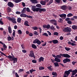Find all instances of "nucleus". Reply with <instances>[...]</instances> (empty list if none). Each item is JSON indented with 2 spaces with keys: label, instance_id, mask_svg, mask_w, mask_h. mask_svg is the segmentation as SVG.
<instances>
[{
  "label": "nucleus",
  "instance_id": "nucleus-24",
  "mask_svg": "<svg viewBox=\"0 0 77 77\" xmlns=\"http://www.w3.org/2000/svg\"><path fill=\"white\" fill-rule=\"evenodd\" d=\"M72 28L73 30H77V26L76 25H72Z\"/></svg>",
  "mask_w": 77,
  "mask_h": 77
},
{
  "label": "nucleus",
  "instance_id": "nucleus-13",
  "mask_svg": "<svg viewBox=\"0 0 77 77\" xmlns=\"http://www.w3.org/2000/svg\"><path fill=\"white\" fill-rule=\"evenodd\" d=\"M29 53V56L30 57H33V56L35 55V54H34V52L32 51H31Z\"/></svg>",
  "mask_w": 77,
  "mask_h": 77
},
{
  "label": "nucleus",
  "instance_id": "nucleus-10",
  "mask_svg": "<svg viewBox=\"0 0 77 77\" xmlns=\"http://www.w3.org/2000/svg\"><path fill=\"white\" fill-rule=\"evenodd\" d=\"M70 70H71V72H72V75H75L77 72V69H75L72 70V69H70Z\"/></svg>",
  "mask_w": 77,
  "mask_h": 77
},
{
  "label": "nucleus",
  "instance_id": "nucleus-12",
  "mask_svg": "<svg viewBox=\"0 0 77 77\" xmlns=\"http://www.w3.org/2000/svg\"><path fill=\"white\" fill-rule=\"evenodd\" d=\"M59 16L61 18H62L63 19H65L66 15L65 14H59ZM63 17H64L63 18Z\"/></svg>",
  "mask_w": 77,
  "mask_h": 77
},
{
  "label": "nucleus",
  "instance_id": "nucleus-31",
  "mask_svg": "<svg viewBox=\"0 0 77 77\" xmlns=\"http://www.w3.org/2000/svg\"><path fill=\"white\" fill-rule=\"evenodd\" d=\"M26 8H24L23 10L21 11V13H25L26 12Z\"/></svg>",
  "mask_w": 77,
  "mask_h": 77
},
{
  "label": "nucleus",
  "instance_id": "nucleus-36",
  "mask_svg": "<svg viewBox=\"0 0 77 77\" xmlns=\"http://www.w3.org/2000/svg\"><path fill=\"white\" fill-rule=\"evenodd\" d=\"M38 39H35L33 42V44H37V42H38Z\"/></svg>",
  "mask_w": 77,
  "mask_h": 77
},
{
  "label": "nucleus",
  "instance_id": "nucleus-39",
  "mask_svg": "<svg viewBox=\"0 0 77 77\" xmlns=\"http://www.w3.org/2000/svg\"><path fill=\"white\" fill-rule=\"evenodd\" d=\"M11 8H10L9 7H8L7 8V12H11Z\"/></svg>",
  "mask_w": 77,
  "mask_h": 77
},
{
  "label": "nucleus",
  "instance_id": "nucleus-60",
  "mask_svg": "<svg viewBox=\"0 0 77 77\" xmlns=\"http://www.w3.org/2000/svg\"><path fill=\"white\" fill-rule=\"evenodd\" d=\"M34 34L35 35H38V33L36 31H35L34 32Z\"/></svg>",
  "mask_w": 77,
  "mask_h": 77
},
{
  "label": "nucleus",
  "instance_id": "nucleus-62",
  "mask_svg": "<svg viewBox=\"0 0 77 77\" xmlns=\"http://www.w3.org/2000/svg\"><path fill=\"white\" fill-rule=\"evenodd\" d=\"M19 72H23V71H24V69H20L19 70Z\"/></svg>",
  "mask_w": 77,
  "mask_h": 77
},
{
  "label": "nucleus",
  "instance_id": "nucleus-47",
  "mask_svg": "<svg viewBox=\"0 0 77 77\" xmlns=\"http://www.w3.org/2000/svg\"><path fill=\"white\" fill-rule=\"evenodd\" d=\"M21 1H22V0H16L15 2L16 3H19V2H20Z\"/></svg>",
  "mask_w": 77,
  "mask_h": 77
},
{
  "label": "nucleus",
  "instance_id": "nucleus-38",
  "mask_svg": "<svg viewBox=\"0 0 77 77\" xmlns=\"http://www.w3.org/2000/svg\"><path fill=\"white\" fill-rule=\"evenodd\" d=\"M36 7L38 8H42V6L40 4H37L36 5Z\"/></svg>",
  "mask_w": 77,
  "mask_h": 77
},
{
  "label": "nucleus",
  "instance_id": "nucleus-23",
  "mask_svg": "<svg viewBox=\"0 0 77 77\" xmlns=\"http://www.w3.org/2000/svg\"><path fill=\"white\" fill-rule=\"evenodd\" d=\"M8 30L9 33L11 34V33H12V29H11V26H9L8 27Z\"/></svg>",
  "mask_w": 77,
  "mask_h": 77
},
{
  "label": "nucleus",
  "instance_id": "nucleus-43",
  "mask_svg": "<svg viewBox=\"0 0 77 77\" xmlns=\"http://www.w3.org/2000/svg\"><path fill=\"white\" fill-rule=\"evenodd\" d=\"M32 29L34 30H38V27H36V26H34V27H33L32 28Z\"/></svg>",
  "mask_w": 77,
  "mask_h": 77
},
{
  "label": "nucleus",
  "instance_id": "nucleus-2",
  "mask_svg": "<svg viewBox=\"0 0 77 77\" xmlns=\"http://www.w3.org/2000/svg\"><path fill=\"white\" fill-rule=\"evenodd\" d=\"M7 19H8L9 21H11L12 23H14L15 24H17V22L16 21V19L14 17L12 18L8 17H7Z\"/></svg>",
  "mask_w": 77,
  "mask_h": 77
},
{
  "label": "nucleus",
  "instance_id": "nucleus-16",
  "mask_svg": "<svg viewBox=\"0 0 77 77\" xmlns=\"http://www.w3.org/2000/svg\"><path fill=\"white\" fill-rule=\"evenodd\" d=\"M44 60V58L43 57H41L38 59V62H41V61L43 62Z\"/></svg>",
  "mask_w": 77,
  "mask_h": 77
},
{
  "label": "nucleus",
  "instance_id": "nucleus-6",
  "mask_svg": "<svg viewBox=\"0 0 77 77\" xmlns=\"http://www.w3.org/2000/svg\"><path fill=\"white\" fill-rule=\"evenodd\" d=\"M60 56L59 57H56L55 58L54 60L55 62H60L61 60L60 59L61 58H62V56H61L60 55V54L59 55Z\"/></svg>",
  "mask_w": 77,
  "mask_h": 77
},
{
  "label": "nucleus",
  "instance_id": "nucleus-55",
  "mask_svg": "<svg viewBox=\"0 0 77 77\" xmlns=\"http://www.w3.org/2000/svg\"><path fill=\"white\" fill-rule=\"evenodd\" d=\"M8 41H11V40L12 39V38L11 36H9L8 37Z\"/></svg>",
  "mask_w": 77,
  "mask_h": 77
},
{
  "label": "nucleus",
  "instance_id": "nucleus-27",
  "mask_svg": "<svg viewBox=\"0 0 77 77\" xmlns=\"http://www.w3.org/2000/svg\"><path fill=\"white\" fill-rule=\"evenodd\" d=\"M21 18L20 17H19L17 19V23H21Z\"/></svg>",
  "mask_w": 77,
  "mask_h": 77
},
{
  "label": "nucleus",
  "instance_id": "nucleus-29",
  "mask_svg": "<svg viewBox=\"0 0 77 77\" xmlns=\"http://www.w3.org/2000/svg\"><path fill=\"white\" fill-rule=\"evenodd\" d=\"M73 16V14L71 13H69L67 15V17H71Z\"/></svg>",
  "mask_w": 77,
  "mask_h": 77
},
{
  "label": "nucleus",
  "instance_id": "nucleus-57",
  "mask_svg": "<svg viewBox=\"0 0 77 77\" xmlns=\"http://www.w3.org/2000/svg\"><path fill=\"white\" fill-rule=\"evenodd\" d=\"M22 51L23 53H27V51L25 50V49L23 50H22Z\"/></svg>",
  "mask_w": 77,
  "mask_h": 77
},
{
  "label": "nucleus",
  "instance_id": "nucleus-11",
  "mask_svg": "<svg viewBox=\"0 0 77 77\" xmlns=\"http://www.w3.org/2000/svg\"><path fill=\"white\" fill-rule=\"evenodd\" d=\"M71 72V69L69 70L68 71H66L64 72L65 74V75L68 76V75H69V74H70Z\"/></svg>",
  "mask_w": 77,
  "mask_h": 77
},
{
  "label": "nucleus",
  "instance_id": "nucleus-30",
  "mask_svg": "<svg viewBox=\"0 0 77 77\" xmlns=\"http://www.w3.org/2000/svg\"><path fill=\"white\" fill-rule=\"evenodd\" d=\"M32 3H37V1L36 0H30Z\"/></svg>",
  "mask_w": 77,
  "mask_h": 77
},
{
  "label": "nucleus",
  "instance_id": "nucleus-52",
  "mask_svg": "<svg viewBox=\"0 0 77 77\" xmlns=\"http://www.w3.org/2000/svg\"><path fill=\"white\" fill-rule=\"evenodd\" d=\"M67 23L69 24H72V22L71 20H68L67 21Z\"/></svg>",
  "mask_w": 77,
  "mask_h": 77
},
{
  "label": "nucleus",
  "instance_id": "nucleus-64",
  "mask_svg": "<svg viewBox=\"0 0 77 77\" xmlns=\"http://www.w3.org/2000/svg\"><path fill=\"white\" fill-rule=\"evenodd\" d=\"M29 36H33V34L32 33H30L29 34Z\"/></svg>",
  "mask_w": 77,
  "mask_h": 77
},
{
  "label": "nucleus",
  "instance_id": "nucleus-46",
  "mask_svg": "<svg viewBox=\"0 0 77 77\" xmlns=\"http://www.w3.org/2000/svg\"><path fill=\"white\" fill-rule=\"evenodd\" d=\"M54 35H56V36H58L59 35V33L57 32H54L53 34Z\"/></svg>",
  "mask_w": 77,
  "mask_h": 77
},
{
  "label": "nucleus",
  "instance_id": "nucleus-54",
  "mask_svg": "<svg viewBox=\"0 0 77 77\" xmlns=\"http://www.w3.org/2000/svg\"><path fill=\"white\" fill-rule=\"evenodd\" d=\"M26 11L27 12H30V9H29V8H27L26 9Z\"/></svg>",
  "mask_w": 77,
  "mask_h": 77
},
{
  "label": "nucleus",
  "instance_id": "nucleus-25",
  "mask_svg": "<svg viewBox=\"0 0 77 77\" xmlns=\"http://www.w3.org/2000/svg\"><path fill=\"white\" fill-rule=\"evenodd\" d=\"M40 3L42 5H45L46 4V3L44 1H41L40 2Z\"/></svg>",
  "mask_w": 77,
  "mask_h": 77
},
{
  "label": "nucleus",
  "instance_id": "nucleus-9",
  "mask_svg": "<svg viewBox=\"0 0 77 77\" xmlns=\"http://www.w3.org/2000/svg\"><path fill=\"white\" fill-rule=\"evenodd\" d=\"M8 5L9 7L10 8H13L14 6V5L11 2H8Z\"/></svg>",
  "mask_w": 77,
  "mask_h": 77
},
{
  "label": "nucleus",
  "instance_id": "nucleus-5",
  "mask_svg": "<svg viewBox=\"0 0 77 77\" xmlns=\"http://www.w3.org/2000/svg\"><path fill=\"white\" fill-rule=\"evenodd\" d=\"M12 58H11V59H10L11 61H12L13 60V63H15L17 62V59L18 58H17L15 57L13 55V56H12Z\"/></svg>",
  "mask_w": 77,
  "mask_h": 77
},
{
  "label": "nucleus",
  "instance_id": "nucleus-3",
  "mask_svg": "<svg viewBox=\"0 0 77 77\" xmlns=\"http://www.w3.org/2000/svg\"><path fill=\"white\" fill-rule=\"evenodd\" d=\"M63 32H71L72 30L70 27H65L63 30Z\"/></svg>",
  "mask_w": 77,
  "mask_h": 77
},
{
  "label": "nucleus",
  "instance_id": "nucleus-21",
  "mask_svg": "<svg viewBox=\"0 0 77 77\" xmlns=\"http://www.w3.org/2000/svg\"><path fill=\"white\" fill-rule=\"evenodd\" d=\"M24 24L26 26H29L30 25H29V22L28 21H26L25 22Z\"/></svg>",
  "mask_w": 77,
  "mask_h": 77
},
{
  "label": "nucleus",
  "instance_id": "nucleus-1",
  "mask_svg": "<svg viewBox=\"0 0 77 77\" xmlns=\"http://www.w3.org/2000/svg\"><path fill=\"white\" fill-rule=\"evenodd\" d=\"M32 10L33 12H39L40 8H36V6L35 5L32 6Z\"/></svg>",
  "mask_w": 77,
  "mask_h": 77
},
{
  "label": "nucleus",
  "instance_id": "nucleus-48",
  "mask_svg": "<svg viewBox=\"0 0 77 77\" xmlns=\"http://www.w3.org/2000/svg\"><path fill=\"white\" fill-rule=\"evenodd\" d=\"M43 36H48V35L46 33H44L42 34Z\"/></svg>",
  "mask_w": 77,
  "mask_h": 77
},
{
  "label": "nucleus",
  "instance_id": "nucleus-59",
  "mask_svg": "<svg viewBox=\"0 0 77 77\" xmlns=\"http://www.w3.org/2000/svg\"><path fill=\"white\" fill-rule=\"evenodd\" d=\"M38 29H39V30L40 31V33H41V32H42V29L40 27H38Z\"/></svg>",
  "mask_w": 77,
  "mask_h": 77
},
{
  "label": "nucleus",
  "instance_id": "nucleus-44",
  "mask_svg": "<svg viewBox=\"0 0 77 77\" xmlns=\"http://www.w3.org/2000/svg\"><path fill=\"white\" fill-rule=\"evenodd\" d=\"M51 66H50L48 67L47 68L50 71H53V69H52V68H51Z\"/></svg>",
  "mask_w": 77,
  "mask_h": 77
},
{
  "label": "nucleus",
  "instance_id": "nucleus-7",
  "mask_svg": "<svg viewBox=\"0 0 77 77\" xmlns=\"http://www.w3.org/2000/svg\"><path fill=\"white\" fill-rule=\"evenodd\" d=\"M20 16L21 17H27V18H32V17L30 16H28L27 15H26L25 14H21L20 15Z\"/></svg>",
  "mask_w": 77,
  "mask_h": 77
},
{
  "label": "nucleus",
  "instance_id": "nucleus-4",
  "mask_svg": "<svg viewBox=\"0 0 77 77\" xmlns=\"http://www.w3.org/2000/svg\"><path fill=\"white\" fill-rule=\"evenodd\" d=\"M60 55L63 57H66V58H69V57H71V56L67 54H62L60 53Z\"/></svg>",
  "mask_w": 77,
  "mask_h": 77
},
{
  "label": "nucleus",
  "instance_id": "nucleus-33",
  "mask_svg": "<svg viewBox=\"0 0 77 77\" xmlns=\"http://www.w3.org/2000/svg\"><path fill=\"white\" fill-rule=\"evenodd\" d=\"M45 69V68H44V67L40 66L39 67V69L40 71H41V70H43V69Z\"/></svg>",
  "mask_w": 77,
  "mask_h": 77
},
{
  "label": "nucleus",
  "instance_id": "nucleus-49",
  "mask_svg": "<svg viewBox=\"0 0 77 77\" xmlns=\"http://www.w3.org/2000/svg\"><path fill=\"white\" fill-rule=\"evenodd\" d=\"M21 47H22L23 49H25V47H24V45L23 44H22L21 45Z\"/></svg>",
  "mask_w": 77,
  "mask_h": 77
},
{
  "label": "nucleus",
  "instance_id": "nucleus-42",
  "mask_svg": "<svg viewBox=\"0 0 77 77\" xmlns=\"http://www.w3.org/2000/svg\"><path fill=\"white\" fill-rule=\"evenodd\" d=\"M37 44L38 45H40L41 44V42L39 40V39H38V40H37Z\"/></svg>",
  "mask_w": 77,
  "mask_h": 77
},
{
  "label": "nucleus",
  "instance_id": "nucleus-45",
  "mask_svg": "<svg viewBox=\"0 0 77 77\" xmlns=\"http://www.w3.org/2000/svg\"><path fill=\"white\" fill-rule=\"evenodd\" d=\"M65 49L66 50V51H69V50H70V48H69L66 47L65 48Z\"/></svg>",
  "mask_w": 77,
  "mask_h": 77
},
{
  "label": "nucleus",
  "instance_id": "nucleus-15",
  "mask_svg": "<svg viewBox=\"0 0 77 77\" xmlns=\"http://www.w3.org/2000/svg\"><path fill=\"white\" fill-rule=\"evenodd\" d=\"M61 9L62 10H66L67 7L66 5H63L61 7Z\"/></svg>",
  "mask_w": 77,
  "mask_h": 77
},
{
  "label": "nucleus",
  "instance_id": "nucleus-34",
  "mask_svg": "<svg viewBox=\"0 0 77 77\" xmlns=\"http://www.w3.org/2000/svg\"><path fill=\"white\" fill-rule=\"evenodd\" d=\"M56 21V20L54 19L52 20H50V22L52 23V24H53L54 23H55Z\"/></svg>",
  "mask_w": 77,
  "mask_h": 77
},
{
  "label": "nucleus",
  "instance_id": "nucleus-20",
  "mask_svg": "<svg viewBox=\"0 0 77 77\" xmlns=\"http://www.w3.org/2000/svg\"><path fill=\"white\" fill-rule=\"evenodd\" d=\"M68 44L69 45H72V46H75L76 45V44L75 43H71V42L70 41H69L68 42Z\"/></svg>",
  "mask_w": 77,
  "mask_h": 77
},
{
  "label": "nucleus",
  "instance_id": "nucleus-40",
  "mask_svg": "<svg viewBox=\"0 0 77 77\" xmlns=\"http://www.w3.org/2000/svg\"><path fill=\"white\" fill-rule=\"evenodd\" d=\"M52 56L53 57H60V56H59V55H57L56 56L55 55L52 54Z\"/></svg>",
  "mask_w": 77,
  "mask_h": 77
},
{
  "label": "nucleus",
  "instance_id": "nucleus-17",
  "mask_svg": "<svg viewBox=\"0 0 77 77\" xmlns=\"http://www.w3.org/2000/svg\"><path fill=\"white\" fill-rule=\"evenodd\" d=\"M52 42L53 44H58L59 42V41L55 39V40H52Z\"/></svg>",
  "mask_w": 77,
  "mask_h": 77
},
{
  "label": "nucleus",
  "instance_id": "nucleus-58",
  "mask_svg": "<svg viewBox=\"0 0 77 77\" xmlns=\"http://www.w3.org/2000/svg\"><path fill=\"white\" fill-rule=\"evenodd\" d=\"M0 24H1V25H3L4 24L3 22L1 20H0Z\"/></svg>",
  "mask_w": 77,
  "mask_h": 77
},
{
  "label": "nucleus",
  "instance_id": "nucleus-35",
  "mask_svg": "<svg viewBox=\"0 0 77 77\" xmlns=\"http://www.w3.org/2000/svg\"><path fill=\"white\" fill-rule=\"evenodd\" d=\"M53 0H51L48 3L47 5H48H48H50L51 4V3H53Z\"/></svg>",
  "mask_w": 77,
  "mask_h": 77
},
{
  "label": "nucleus",
  "instance_id": "nucleus-28",
  "mask_svg": "<svg viewBox=\"0 0 77 77\" xmlns=\"http://www.w3.org/2000/svg\"><path fill=\"white\" fill-rule=\"evenodd\" d=\"M52 75L54 76H57V74L56 72H52Z\"/></svg>",
  "mask_w": 77,
  "mask_h": 77
},
{
  "label": "nucleus",
  "instance_id": "nucleus-51",
  "mask_svg": "<svg viewBox=\"0 0 77 77\" xmlns=\"http://www.w3.org/2000/svg\"><path fill=\"white\" fill-rule=\"evenodd\" d=\"M13 35L14 37H15V30H13Z\"/></svg>",
  "mask_w": 77,
  "mask_h": 77
},
{
  "label": "nucleus",
  "instance_id": "nucleus-50",
  "mask_svg": "<svg viewBox=\"0 0 77 77\" xmlns=\"http://www.w3.org/2000/svg\"><path fill=\"white\" fill-rule=\"evenodd\" d=\"M50 25L48 24L47 25H46V29H50Z\"/></svg>",
  "mask_w": 77,
  "mask_h": 77
},
{
  "label": "nucleus",
  "instance_id": "nucleus-19",
  "mask_svg": "<svg viewBox=\"0 0 77 77\" xmlns=\"http://www.w3.org/2000/svg\"><path fill=\"white\" fill-rule=\"evenodd\" d=\"M0 44H1L3 45V47L4 48H7V46L5 45V44L3 43L2 41H0Z\"/></svg>",
  "mask_w": 77,
  "mask_h": 77
},
{
  "label": "nucleus",
  "instance_id": "nucleus-63",
  "mask_svg": "<svg viewBox=\"0 0 77 77\" xmlns=\"http://www.w3.org/2000/svg\"><path fill=\"white\" fill-rule=\"evenodd\" d=\"M15 75L16 77H19V75H18V74L17 72L15 73Z\"/></svg>",
  "mask_w": 77,
  "mask_h": 77
},
{
  "label": "nucleus",
  "instance_id": "nucleus-37",
  "mask_svg": "<svg viewBox=\"0 0 77 77\" xmlns=\"http://www.w3.org/2000/svg\"><path fill=\"white\" fill-rule=\"evenodd\" d=\"M55 2L57 3H60L61 2H62V0H55Z\"/></svg>",
  "mask_w": 77,
  "mask_h": 77
},
{
  "label": "nucleus",
  "instance_id": "nucleus-56",
  "mask_svg": "<svg viewBox=\"0 0 77 77\" xmlns=\"http://www.w3.org/2000/svg\"><path fill=\"white\" fill-rule=\"evenodd\" d=\"M16 14H17V15H20V14H21V12L20 11H17L16 12Z\"/></svg>",
  "mask_w": 77,
  "mask_h": 77
},
{
  "label": "nucleus",
  "instance_id": "nucleus-8",
  "mask_svg": "<svg viewBox=\"0 0 77 77\" xmlns=\"http://www.w3.org/2000/svg\"><path fill=\"white\" fill-rule=\"evenodd\" d=\"M71 61L70 59L66 58L65 59H64L63 60V63H66L67 62H69Z\"/></svg>",
  "mask_w": 77,
  "mask_h": 77
},
{
  "label": "nucleus",
  "instance_id": "nucleus-14",
  "mask_svg": "<svg viewBox=\"0 0 77 77\" xmlns=\"http://www.w3.org/2000/svg\"><path fill=\"white\" fill-rule=\"evenodd\" d=\"M0 53H1V54H3V55H4V56H6V57H7L9 59H11V58H12V56L10 55H9V56H8L6 55L5 54H4V53L2 52L1 51H0Z\"/></svg>",
  "mask_w": 77,
  "mask_h": 77
},
{
  "label": "nucleus",
  "instance_id": "nucleus-18",
  "mask_svg": "<svg viewBox=\"0 0 77 77\" xmlns=\"http://www.w3.org/2000/svg\"><path fill=\"white\" fill-rule=\"evenodd\" d=\"M46 11V9L45 8H40L39 12L41 13L42 12H45Z\"/></svg>",
  "mask_w": 77,
  "mask_h": 77
},
{
  "label": "nucleus",
  "instance_id": "nucleus-22",
  "mask_svg": "<svg viewBox=\"0 0 77 77\" xmlns=\"http://www.w3.org/2000/svg\"><path fill=\"white\" fill-rule=\"evenodd\" d=\"M54 64L55 67H59V63L57 62H56L54 63Z\"/></svg>",
  "mask_w": 77,
  "mask_h": 77
},
{
  "label": "nucleus",
  "instance_id": "nucleus-26",
  "mask_svg": "<svg viewBox=\"0 0 77 77\" xmlns=\"http://www.w3.org/2000/svg\"><path fill=\"white\" fill-rule=\"evenodd\" d=\"M32 47L33 48H34V49H36V48H37L36 46L34 44H32Z\"/></svg>",
  "mask_w": 77,
  "mask_h": 77
},
{
  "label": "nucleus",
  "instance_id": "nucleus-53",
  "mask_svg": "<svg viewBox=\"0 0 77 77\" xmlns=\"http://www.w3.org/2000/svg\"><path fill=\"white\" fill-rule=\"evenodd\" d=\"M32 63H36V60H32Z\"/></svg>",
  "mask_w": 77,
  "mask_h": 77
},
{
  "label": "nucleus",
  "instance_id": "nucleus-61",
  "mask_svg": "<svg viewBox=\"0 0 77 77\" xmlns=\"http://www.w3.org/2000/svg\"><path fill=\"white\" fill-rule=\"evenodd\" d=\"M77 63V62H75V61H72V65H75V63Z\"/></svg>",
  "mask_w": 77,
  "mask_h": 77
},
{
  "label": "nucleus",
  "instance_id": "nucleus-41",
  "mask_svg": "<svg viewBox=\"0 0 77 77\" xmlns=\"http://www.w3.org/2000/svg\"><path fill=\"white\" fill-rule=\"evenodd\" d=\"M50 29H51V30H55V28H54V26H51L50 27Z\"/></svg>",
  "mask_w": 77,
  "mask_h": 77
},
{
  "label": "nucleus",
  "instance_id": "nucleus-32",
  "mask_svg": "<svg viewBox=\"0 0 77 77\" xmlns=\"http://www.w3.org/2000/svg\"><path fill=\"white\" fill-rule=\"evenodd\" d=\"M18 32V35H21L22 34V31H21V30L19 29L17 31Z\"/></svg>",
  "mask_w": 77,
  "mask_h": 77
}]
</instances>
